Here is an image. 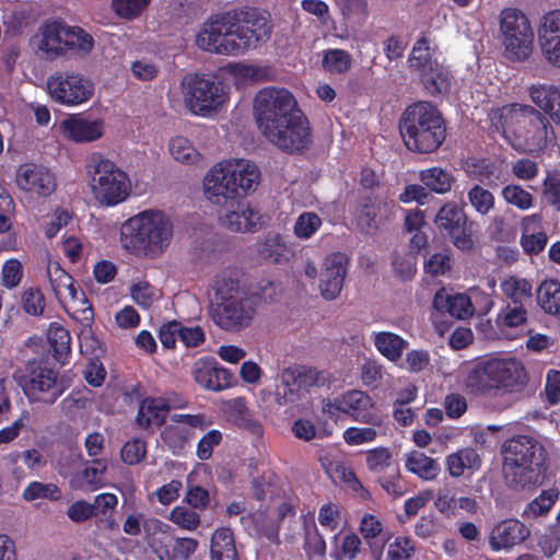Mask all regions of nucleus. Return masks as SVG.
I'll list each match as a JSON object with an SVG mask.
<instances>
[{"instance_id":"obj_62","label":"nucleus","mask_w":560,"mask_h":560,"mask_svg":"<svg viewBox=\"0 0 560 560\" xmlns=\"http://www.w3.org/2000/svg\"><path fill=\"white\" fill-rule=\"evenodd\" d=\"M538 38L539 43L548 39H560V10H553L544 15Z\"/></svg>"},{"instance_id":"obj_16","label":"nucleus","mask_w":560,"mask_h":560,"mask_svg":"<svg viewBox=\"0 0 560 560\" xmlns=\"http://www.w3.org/2000/svg\"><path fill=\"white\" fill-rule=\"evenodd\" d=\"M434 224L440 235L460 252L470 253L475 248L472 226L464 208L456 202L444 203L435 214Z\"/></svg>"},{"instance_id":"obj_41","label":"nucleus","mask_w":560,"mask_h":560,"mask_svg":"<svg viewBox=\"0 0 560 560\" xmlns=\"http://www.w3.org/2000/svg\"><path fill=\"white\" fill-rule=\"evenodd\" d=\"M374 346L389 361L396 362L401 358L408 342L397 334L380 331L374 336Z\"/></svg>"},{"instance_id":"obj_2","label":"nucleus","mask_w":560,"mask_h":560,"mask_svg":"<svg viewBox=\"0 0 560 560\" xmlns=\"http://www.w3.org/2000/svg\"><path fill=\"white\" fill-rule=\"evenodd\" d=\"M259 167L249 160L235 159L213 165L203 178L206 198L222 208L234 205L256 190Z\"/></svg>"},{"instance_id":"obj_1","label":"nucleus","mask_w":560,"mask_h":560,"mask_svg":"<svg viewBox=\"0 0 560 560\" xmlns=\"http://www.w3.org/2000/svg\"><path fill=\"white\" fill-rule=\"evenodd\" d=\"M490 119L518 152L539 155L556 144V131L548 117L532 105L502 106L491 112Z\"/></svg>"},{"instance_id":"obj_50","label":"nucleus","mask_w":560,"mask_h":560,"mask_svg":"<svg viewBox=\"0 0 560 560\" xmlns=\"http://www.w3.org/2000/svg\"><path fill=\"white\" fill-rule=\"evenodd\" d=\"M467 197L475 211L481 215L488 214L494 208L493 194L481 185H474L468 190Z\"/></svg>"},{"instance_id":"obj_35","label":"nucleus","mask_w":560,"mask_h":560,"mask_svg":"<svg viewBox=\"0 0 560 560\" xmlns=\"http://www.w3.org/2000/svg\"><path fill=\"white\" fill-rule=\"evenodd\" d=\"M211 560H238L234 533L229 527L217 528L210 540Z\"/></svg>"},{"instance_id":"obj_45","label":"nucleus","mask_w":560,"mask_h":560,"mask_svg":"<svg viewBox=\"0 0 560 560\" xmlns=\"http://www.w3.org/2000/svg\"><path fill=\"white\" fill-rule=\"evenodd\" d=\"M446 466L452 477H459L466 468L474 469L480 466V458L474 448H463L446 457Z\"/></svg>"},{"instance_id":"obj_60","label":"nucleus","mask_w":560,"mask_h":560,"mask_svg":"<svg viewBox=\"0 0 560 560\" xmlns=\"http://www.w3.org/2000/svg\"><path fill=\"white\" fill-rule=\"evenodd\" d=\"M22 305L25 313L40 316L46 307V300L38 288H28L22 294Z\"/></svg>"},{"instance_id":"obj_19","label":"nucleus","mask_w":560,"mask_h":560,"mask_svg":"<svg viewBox=\"0 0 560 560\" xmlns=\"http://www.w3.org/2000/svg\"><path fill=\"white\" fill-rule=\"evenodd\" d=\"M365 464L369 471L377 476V483L388 495L399 498L405 494L399 464L388 447L378 446L366 451Z\"/></svg>"},{"instance_id":"obj_23","label":"nucleus","mask_w":560,"mask_h":560,"mask_svg":"<svg viewBox=\"0 0 560 560\" xmlns=\"http://www.w3.org/2000/svg\"><path fill=\"white\" fill-rule=\"evenodd\" d=\"M319 372L315 368L306 365H293L285 368L281 373V382L288 388L284 397L294 402L310 393V389L318 384Z\"/></svg>"},{"instance_id":"obj_13","label":"nucleus","mask_w":560,"mask_h":560,"mask_svg":"<svg viewBox=\"0 0 560 560\" xmlns=\"http://www.w3.org/2000/svg\"><path fill=\"white\" fill-rule=\"evenodd\" d=\"M262 136L279 150L289 154L302 152L312 143V128L308 118L300 107Z\"/></svg>"},{"instance_id":"obj_43","label":"nucleus","mask_w":560,"mask_h":560,"mask_svg":"<svg viewBox=\"0 0 560 560\" xmlns=\"http://www.w3.org/2000/svg\"><path fill=\"white\" fill-rule=\"evenodd\" d=\"M406 469L423 480H433L440 472L439 463L424 453L412 452L407 456Z\"/></svg>"},{"instance_id":"obj_38","label":"nucleus","mask_w":560,"mask_h":560,"mask_svg":"<svg viewBox=\"0 0 560 560\" xmlns=\"http://www.w3.org/2000/svg\"><path fill=\"white\" fill-rule=\"evenodd\" d=\"M420 73L422 84L431 95L436 96L450 91L452 77L450 72L439 63L420 71Z\"/></svg>"},{"instance_id":"obj_49","label":"nucleus","mask_w":560,"mask_h":560,"mask_svg":"<svg viewBox=\"0 0 560 560\" xmlns=\"http://www.w3.org/2000/svg\"><path fill=\"white\" fill-rule=\"evenodd\" d=\"M527 320V311L523 305H511L502 307L497 315L495 324L500 329L503 328H517L524 325Z\"/></svg>"},{"instance_id":"obj_42","label":"nucleus","mask_w":560,"mask_h":560,"mask_svg":"<svg viewBox=\"0 0 560 560\" xmlns=\"http://www.w3.org/2000/svg\"><path fill=\"white\" fill-rule=\"evenodd\" d=\"M503 295L509 299L513 305H525L526 302L530 301L533 293L532 283L516 276H511L504 279L500 284Z\"/></svg>"},{"instance_id":"obj_47","label":"nucleus","mask_w":560,"mask_h":560,"mask_svg":"<svg viewBox=\"0 0 560 560\" xmlns=\"http://www.w3.org/2000/svg\"><path fill=\"white\" fill-rule=\"evenodd\" d=\"M22 497L25 501L32 502L37 499L59 501L62 498L61 489L55 483L31 481L23 490Z\"/></svg>"},{"instance_id":"obj_15","label":"nucleus","mask_w":560,"mask_h":560,"mask_svg":"<svg viewBox=\"0 0 560 560\" xmlns=\"http://www.w3.org/2000/svg\"><path fill=\"white\" fill-rule=\"evenodd\" d=\"M500 30L505 56L511 61H524L533 51L534 34L526 15L514 8L501 12Z\"/></svg>"},{"instance_id":"obj_21","label":"nucleus","mask_w":560,"mask_h":560,"mask_svg":"<svg viewBox=\"0 0 560 560\" xmlns=\"http://www.w3.org/2000/svg\"><path fill=\"white\" fill-rule=\"evenodd\" d=\"M372 406L373 401L368 394L352 389L325 401L323 411L330 418H337L339 413H345L357 421L375 424L374 416L369 412V408Z\"/></svg>"},{"instance_id":"obj_57","label":"nucleus","mask_w":560,"mask_h":560,"mask_svg":"<svg viewBox=\"0 0 560 560\" xmlns=\"http://www.w3.org/2000/svg\"><path fill=\"white\" fill-rule=\"evenodd\" d=\"M410 60L419 71L438 63V61L432 59L430 43L425 36H421L416 40Z\"/></svg>"},{"instance_id":"obj_6","label":"nucleus","mask_w":560,"mask_h":560,"mask_svg":"<svg viewBox=\"0 0 560 560\" xmlns=\"http://www.w3.org/2000/svg\"><path fill=\"white\" fill-rule=\"evenodd\" d=\"M527 382L524 365L515 358L479 362L465 380L467 390L476 396H493L499 390L515 393Z\"/></svg>"},{"instance_id":"obj_29","label":"nucleus","mask_w":560,"mask_h":560,"mask_svg":"<svg viewBox=\"0 0 560 560\" xmlns=\"http://www.w3.org/2000/svg\"><path fill=\"white\" fill-rule=\"evenodd\" d=\"M542 218L539 213L526 215L521 221L522 235L520 244L527 255H538L548 242L547 234L541 229Z\"/></svg>"},{"instance_id":"obj_28","label":"nucleus","mask_w":560,"mask_h":560,"mask_svg":"<svg viewBox=\"0 0 560 560\" xmlns=\"http://www.w3.org/2000/svg\"><path fill=\"white\" fill-rule=\"evenodd\" d=\"M528 95L534 107L560 128V89L547 83L533 84L528 89Z\"/></svg>"},{"instance_id":"obj_33","label":"nucleus","mask_w":560,"mask_h":560,"mask_svg":"<svg viewBox=\"0 0 560 560\" xmlns=\"http://www.w3.org/2000/svg\"><path fill=\"white\" fill-rule=\"evenodd\" d=\"M385 203L376 196L366 195L360 198L355 208V221L359 229L366 234L376 232L381 224V212Z\"/></svg>"},{"instance_id":"obj_63","label":"nucleus","mask_w":560,"mask_h":560,"mask_svg":"<svg viewBox=\"0 0 560 560\" xmlns=\"http://www.w3.org/2000/svg\"><path fill=\"white\" fill-rule=\"evenodd\" d=\"M147 454V444L141 439H133L125 443L121 448V460L127 465L140 463Z\"/></svg>"},{"instance_id":"obj_25","label":"nucleus","mask_w":560,"mask_h":560,"mask_svg":"<svg viewBox=\"0 0 560 560\" xmlns=\"http://www.w3.org/2000/svg\"><path fill=\"white\" fill-rule=\"evenodd\" d=\"M347 275V258L341 253H334L326 258L320 273L319 288L322 296L331 301L339 294Z\"/></svg>"},{"instance_id":"obj_14","label":"nucleus","mask_w":560,"mask_h":560,"mask_svg":"<svg viewBox=\"0 0 560 560\" xmlns=\"http://www.w3.org/2000/svg\"><path fill=\"white\" fill-rule=\"evenodd\" d=\"M298 107L296 100L287 89L268 86L260 90L254 100V114L259 130L265 135Z\"/></svg>"},{"instance_id":"obj_11","label":"nucleus","mask_w":560,"mask_h":560,"mask_svg":"<svg viewBox=\"0 0 560 560\" xmlns=\"http://www.w3.org/2000/svg\"><path fill=\"white\" fill-rule=\"evenodd\" d=\"M182 93L186 107L202 117L218 110L226 100L223 82L213 74H186L182 81Z\"/></svg>"},{"instance_id":"obj_53","label":"nucleus","mask_w":560,"mask_h":560,"mask_svg":"<svg viewBox=\"0 0 560 560\" xmlns=\"http://www.w3.org/2000/svg\"><path fill=\"white\" fill-rule=\"evenodd\" d=\"M322 218L315 212L301 213L293 226V232L298 238H311L322 226Z\"/></svg>"},{"instance_id":"obj_3","label":"nucleus","mask_w":560,"mask_h":560,"mask_svg":"<svg viewBox=\"0 0 560 560\" xmlns=\"http://www.w3.org/2000/svg\"><path fill=\"white\" fill-rule=\"evenodd\" d=\"M503 472L510 488L523 490L542 483L548 454L535 438L517 434L504 441L501 447Z\"/></svg>"},{"instance_id":"obj_54","label":"nucleus","mask_w":560,"mask_h":560,"mask_svg":"<svg viewBox=\"0 0 560 560\" xmlns=\"http://www.w3.org/2000/svg\"><path fill=\"white\" fill-rule=\"evenodd\" d=\"M168 520L182 529L189 532L196 530L201 523L200 515L187 506H175L170 512Z\"/></svg>"},{"instance_id":"obj_64","label":"nucleus","mask_w":560,"mask_h":560,"mask_svg":"<svg viewBox=\"0 0 560 560\" xmlns=\"http://www.w3.org/2000/svg\"><path fill=\"white\" fill-rule=\"evenodd\" d=\"M559 493L555 489L544 490L537 498H535L527 506V510L534 516H540L550 511Z\"/></svg>"},{"instance_id":"obj_5","label":"nucleus","mask_w":560,"mask_h":560,"mask_svg":"<svg viewBox=\"0 0 560 560\" xmlns=\"http://www.w3.org/2000/svg\"><path fill=\"white\" fill-rule=\"evenodd\" d=\"M406 149L417 154L436 152L446 139V122L431 102L418 101L408 105L398 121Z\"/></svg>"},{"instance_id":"obj_34","label":"nucleus","mask_w":560,"mask_h":560,"mask_svg":"<svg viewBox=\"0 0 560 560\" xmlns=\"http://www.w3.org/2000/svg\"><path fill=\"white\" fill-rule=\"evenodd\" d=\"M63 133L75 142H91L103 135V122L72 116L61 124Z\"/></svg>"},{"instance_id":"obj_12","label":"nucleus","mask_w":560,"mask_h":560,"mask_svg":"<svg viewBox=\"0 0 560 560\" xmlns=\"http://www.w3.org/2000/svg\"><path fill=\"white\" fill-rule=\"evenodd\" d=\"M229 13L241 54L256 48L271 37L273 25L267 11L243 7L229 10Z\"/></svg>"},{"instance_id":"obj_7","label":"nucleus","mask_w":560,"mask_h":560,"mask_svg":"<svg viewBox=\"0 0 560 560\" xmlns=\"http://www.w3.org/2000/svg\"><path fill=\"white\" fill-rule=\"evenodd\" d=\"M255 313V296L241 291L237 281L224 279L218 283L209 316L219 328L238 332L250 325Z\"/></svg>"},{"instance_id":"obj_18","label":"nucleus","mask_w":560,"mask_h":560,"mask_svg":"<svg viewBox=\"0 0 560 560\" xmlns=\"http://www.w3.org/2000/svg\"><path fill=\"white\" fill-rule=\"evenodd\" d=\"M195 43L198 48L209 52L233 56L241 54L229 10L212 14L196 35Z\"/></svg>"},{"instance_id":"obj_52","label":"nucleus","mask_w":560,"mask_h":560,"mask_svg":"<svg viewBox=\"0 0 560 560\" xmlns=\"http://www.w3.org/2000/svg\"><path fill=\"white\" fill-rule=\"evenodd\" d=\"M501 194L506 203L514 206L520 210H528L534 205L533 195L520 185H506L503 187Z\"/></svg>"},{"instance_id":"obj_56","label":"nucleus","mask_w":560,"mask_h":560,"mask_svg":"<svg viewBox=\"0 0 560 560\" xmlns=\"http://www.w3.org/2000/svg\"><path fill=\"white\" fill-rule=\"evenodd\" d=\"M392 266L396 277L401 280H410L417 271V256L411 252L396 253Z\"/></svg>"},{"instance_id":"obj_48","label":"nucleus","mask_w":560,"mask_h":560,"mask_svg":"<svg viewBox=\"0 0 560 560\" xmlns=\"http://www.w3.org/2000/svg\"><path fill=\"white\" fill-rule=\"evenodd\" d=\"M168 149L172 156L184 164H194L200 158L199 152L194 148L192 143L182 136L172 138Z\"/></svg>"},{"instance_id":"obj_32","label":"nucleus","mask_w":560,"mask_h":560,"mask_svg":"<svg viewBox=\"0 0 560 560\" xmlns=\"http://www.w3.org/2000/svg\"><path fill=\"white\" fill-rule=\"evenodd\" d=\"M432 304L438 312L448 314L457 319H466L472 316L475 312L472 303L467 295L459 293L450 295L444 288L436 291Z\"/></svg>"},{"instance_id":"obj_24","label":"nucleus","mask_w":560,"mask_h":560,"mask_svg":"<svg viewBox=\"0 0 560 560\" xmlns=\"http://www.w3.org/2000/svg\"><path fill=\"white\" fill-rule=\"evenodd\" d=\"M194 380L202 388L213 392H221L233 385L231 372L220 365L213 358H201L197 360L192 369Z\"/></svg>"},{"instance_id":"obj_26","label":"nucleus","mask_w":560,"mask_h":560,"mask_svg":"<svg viewBox=\"0 0 560 560\" xmlns=\"http://www.w3.org/2000/svg\"><path fill=\"white\" fill-rule=\"evenodd\" d=\"M529 529L518 520L506 518L493 526L489 534V546L493 551L508 550L523 542Z\"/></svg>"},{"instance_id":"obj_20","label":"nucleus","mask_w":560,"mask_h":560,"mask_svg":"<svg viewBox=\"0 0 560 560\" xmlns=\"http://www.w3.org/2000/svg\"><path fill=\"white\" fill-rule=\"evenodd\" d=\"M172 424H167L161 431L160 436L173 455H182L194 439V429L205 430L210 422L201 413H174L171 417Z\"/></svg>"},{"instance_id":"obj_31","label":"nucleus","mask_w":560,"mask_h":560,"mask_svg":"<svg viewBox=\"0 0 560 560\" xmlns=\"http://www.w3.org/2000/svg\"><path fill=\"white\" fill-rule=\"evenodd\" d=\"M170 410L171 406L165 398L145 397L139 404L136 423L143 430L160 428L165 423Z\"/></svg>"},{"instance_id":"obj_10","label":"nucleus","mask_w":560,"mask_h":560,"mask_svg":"<svg viewBox=\"0 0 560 560\" xmlns=\"http://www.w3.org/2000/svg\"><path fill=\"white\" fill-rule=\"evenodd\" d=\"M19 386L32 401L52 405L69 388V380L42 360L28 361L16 376Z\"/></svg>"},{"instance_id":"obj_40","label":"nucleus","mask_w":560,"mask_h":560,"mask_svg":"<svg viewBox=\"0 0 560 560\" xmlns=\"http://www.w3.org/2000/svg\"><path fill=\"white\" fill-rule=\"evenodd\" d=\"M48 277L52 291L59 302L67 299L69 294H77L74 279L68 273L59 262H52L48 266Z\"/></svg>"},{"instance_id":"obj_61","label":"nucleus","mask_w":560,"mask_h":560,"mask_svg":"<svg viewBox=\"0 0 560 560\" xmlns=\"http://www.w3.org/2000/svg\"><path fill=\"white\" fill-rule=\"evenodd\" d=\"M223 440L222 432L218 429H211L205 433L197 443L196 456L200 460H208L213 454V448L219 446Z\"/></svg>"},{"instance_id":"obj_17","label":"nucleus","mask_w":560,"mask_h":560,"mask_svg":"<svg viewBox=\"0 0 560 560\" xmlns=\"http://www.w3.org/2000/svg\"><path fill=\"white\" fill-rule=\"evenodd\" d=\"M46 85L50 98L65 106L81 105L94 93V83L77 71H55L47 78Z\"/></svg>"},{"instance_id":"obj_30","label":"nucleus","mask_w":560,"mask_h":560,"mask_svg":"<svg viewBox=\"0 0 560 560\" xmlns=\"http://www.w3.org/2000/svg\"><path fill=\"white\" fill-rule=\"evenodd\" d=\"M466 173L471 179H475L487 187L492 189L498 188L500 185L509 180V173L489 159H476L467 163Z\"/></svg>"},{"instance_id":"obj_59","label":"nucleus","mask_w":560,"mask_h":560,"mask_svg":"<svg viewBox=\"0 0 560 560\" xmlns=\"http://www.w3.org/2000/svg\"><path fill=\"white\" fill-rule=\"evenodd\" d=\"M384 529L383 522L374 514H364L360 522V533L366 540L369 547L380 545L376 539L382 535Z\"/></svg>"},{"instance_id":"obj_37","label":"nucleus","mask_w":560,"mask_h":560,"mask_svg":"<svg viewBox=\"0 0 560 560\" xmlns=\"http://www.w3.org/2000/svg\"><path fill=\"white\" fill-rule=\"evenodd\" d=\"M536 300L546 314L560 318V281L542 280L537 288Z\"/></svg>"},{"instance_id":"obj_8","label":"nucleus","mask_w":560,"mask_h":560,"mask_svg":"<svg viewBox=\"0 0 560 560\" xmlns=\"http://www.w3.org/2000/svg\"><path fill=\"white\" fill-rule=\"evenodd\" d=\"M36 50L46 60L67 54L85 56L94 47L93 37L80 26H70L61 19L45 21L38 28Z\"/></svg>"},{"instance_id":"obj_22","label":"nucleus","mask_w":560,"mask_h":560,"mask_svg":"<svg viewBox=\"0 0 560 560\" xmlns=\"http://www.w3.org/2000/svg\"><path fill=\"white\" fill-rule=\"evenodd\" d=\"M15 183L21 190L38 197H49L57 189L56 174L49 167L33 162L18 167Z\"/></svg>"},{"instance_id":"obj_27","label":"nucleus","mask_w":560,"mask_h":560,"mask_svg":"<svg viewBox=\"0 0 560 560\" xmlns=\"http://www.w3.org/2000/svg\"><path fill=\"white\" fill-rule=\"evenodd\" d=\"M225 209L228 211L220 220L222 225L232 232L253 233L264 223L259 211L245 203L244 199L238 200L233 208Z\"/></svg>"},{"instance_id":"obj_36","label":"nucleus","mask_w":560,"mask_h":560,"mask_svg":"<svg viewBox=\"0 0 560 560\" xmlns=\"http://www.w3.org/2000/svg\"><path fill=\"white\" fill-rule=\"evenodd\" d=\"M385 542L382 539L380 545L371 544L373 560H410L416 550L415 544L409 537L398 536L389 544L386 557L383 558Z\"/></svg>"},{"instance_id":"obj_58","label":"nucleus","mask_w":560,"mask_h":560,"mask_svg":"<svg viewBox=\"0 0 560 560\" xmlns=\"http://www.w3.org/2000/svg\"><path fill=\"white\" fill-rule=\"evenodd\" d=\"M132 300L143 310H148L158 301V290L148 281H138L130 288Z\"/></svg>"},{"instance_id":"obj_4","label":"nucleus","mask_w":560,"mask_h":560,"mask_svg":"<svg viewBox=\"0 0 560 560\" xmlns=\"http://www.w3.org/2000/svg\"><path fill=\"white\" fill-rule=\"evenodd\" d=\"M173 234V222L164 211L145 210L122 223L120 243L137 257L154 259L171 245Z\"/></svg>"},{"instance_id":"obj_46","label":"nucleus","mask_w":560,"mask_h":560,"mask_svg":"<svg viewBox=\"0 0 560 560\" xmlns=\"http://www.w3.org/2000/svg\"><path fill=\"white\" fill-rule=\"evenodd\" d=\"M335 2L347 23L362 25L368 20V0H335Z\"/></svg>"},{"instance_id":"obj_9","label":"nucleus","mask_w":560,"mask_h":560,"mask_svg":"<svg viewBox=\"0 0 560 560\" xmlns=\"http://www.w3.org/2000/svg\"><path fill=\"white\" fill-rule=\"evenodd\" d=\"M89 185L95 200L105 207H114L124 202L131 191L128 174L113 161L100 153L91 155L86 163Z\"/></svg>"},{"instance_id":"obj_39","label":"nucleus","mask_w":560,"mask_h":560,"mask_svg":"<svg viewBox=\"0 0 560 560\" xmlns=\"http://www.w3.org/2000/svg\"><path fill=\"white\" fill-rule=\"evenodd\" d=\"M48 340L54 359L65 365L71 353V336L68 329L57 323H52L48 329Z\"/></svg>"},{"instance_id":"obj_55","label":"nucleus","mask_w":560,"mask_h":560,"mask_svg":"<svg viewBox=\"0 0 560 560\" xmlns=\"http://www.w3.org/2000/svg\"><path fill=\"white\" fill-rule=\"evenodd\" d=\"M259 255L264 259H269L273 262H280L285 252V245L282 242L280 234H268L258 248Z\"/></svg>"},{"instance_id":"obj_44","label":"nucleus","mask_w":560,"mask_h":560,"mask_svg":"<svg viewBox=\"0 0 560 560\" xmlns=\"http://www.w3.org/2000/svg\"><path fill=\"white\" fill-rule=\"evenodd\" d=\"M419 179L430 191L439 195L450 191L454 183L453 175L438 166L420 171Z\"/></svg>"},{"instance_id":"obj_51","label":"nucleus","mask_w":560,"mask_h":560,"mask_svg":"<svg viewBox=\"0 0 560 560\" xmlns=\"http://www.w3.org/2000/svg\"><path fill=\"white\" fill-rule=\"evenodd\" d=\"M323 67L330 73H346L351 67V56L343 49H329L324 54Z\"/></svg>"}]
</instances>
